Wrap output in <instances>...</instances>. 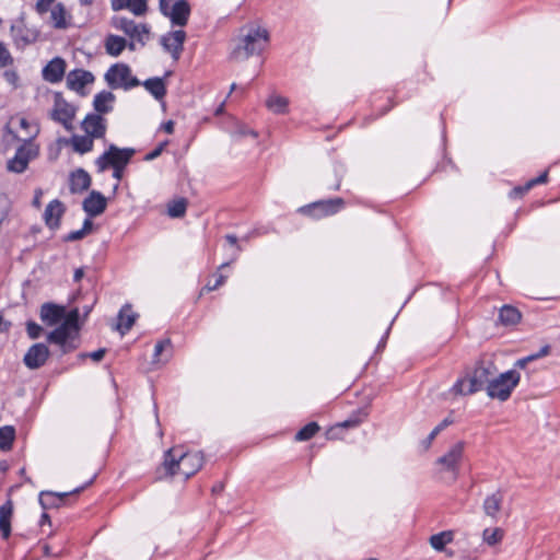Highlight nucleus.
Here are the masks:
<instances>
[{
  "label": "nucleus",
  "instance_id": "1",
  "mask_svg": "<svg viewBox=\"0 0 560 560\" xmlns=\"http://www.w3.org/2000/svg\"><path fill=\"white\" fill-rule=\"evenodd\" d=\"M203 464V456L199 452L184 453L173 447L165 453L162 467L159 469V477L182 475L185 479L195 475Z\"/></svg>",
  "mask_w": 560,
  "mask_h": 560
},
{
  "label": "nucleus",
  "instance_id": "2",
  "mask_svg": "<svg viewBox=\"0 0 560 560\" xmlns=\"http://www.w3.org/2000/svg\"><path fill=\"white\" fill-rule=\"evenodd\" d=\"M495 368L491 362H480L465 377L457 380L452 392L458 395H471L489 385L494 375Z\"/></svg>",
  "mask_w": 560,
  "mask_h": 560
},
{
  "label": "nucleus",
  "instance_id": "3",
  "mask_svg": "<svg viewBox=\"0 0 560 560\" xmlns=\"http://www.w3.org/2000/svg\"><path fill=\"white\" fill-rule=\"evenodd\" d=\"M269 42V33L266 28L248 27L242 35L238 44L233 49L231 56L234 60H246L250 56L260 54Z\"/></svg>",
  "mask_w": 560,
  "mask_h": 560
},
{
  "label": "nucleus",
  "instance_id": "4",
  "mask_svg": "<svg viewBox=\"0 0 560 560\" xmlns=\"http://www.w3.org/2000/svg\"><path fill=\"white\" fill-rule=\"evenodd\" d=\"M78 320L79 311L74 308L69 312L63 323L47 336V340L51 343L58 345L63 354L73 351L78 347Z\"/></svg>",
  "mask_w": 560,
  "mask_h": 560
},
{
  "label": "nucleus",
  "instance_id": "5",
  "mask_svg": "<svg viewBox=\"0 0 560 560\" xmlns=\"http://www.w3.org/2000/svg\"><path fill=\"white\" fill-rule=\"evenodd\" d=\"M521 375L515 370L501 373L498 377H493L487 386V394L491 398L505 401L511 396L513 389L520 383Z\"/></svg>",
  "mask_w": 560,
  "mask_h": 560
},
{
  "label": "nucleus",
  "instance_id": "6",
  "mask_svg": "<svg viewBox=\"0 0 560 560\" xmlns=\"http://www.w3.org/2000/svg\"><path fill=\"white\" fill-rule=\"evenodd\" d=\"M136 153L135 149H119L110 144L108 149L95 161L98 172H104L109 166L126 167Z\"/></svg>",
  "mask_w": 560,
  "mask_h": 560
},
{
  "label": "nucleus",
  "instance_id": "7",
  "mask_svg": "<svg viewBox=\"0 0 560 560\" xmlns=\"http://www.w3.org/2000/svg\"><path fill=\"white\" fill-rule=\"evenodd\" d=\"M105 81L112 89L122 88L129 90L140 84V81L131 75L129 66L125 63L112 66L105 73Z\"/></svg>",
  "mask_w": 560,
  "mask_h": 560
},
{
  "label": "nucleus",
  "instance_id": "8",
  "mask_svg": "<svg viewBox=\"0 0 560 560\" xmlns=\"http://www.w3.org/2000/svg\"><path fill=\"white\" fill-rule=\"evenodd\" d=\"M110 24L114 28L124 32L132 40L140 43L142 46L149 40L150 27L147 24L136 23L125 16H114Z\"/></svg>",
  "mask_w": 560,
  "mask_h": 560
},
{
  "label": "nucleus",
  "instance_id": "9",
  "mask_svg": "<svg viewBox=\"0 0 560 560\" xmlns=\"http://www.w3.org/2000/svg\"><path fill=\"white\" fill-rule=\"evenodd\" d=\"M38 153L39 147L33 140H24L16 149L15 155L8 161V170L18 174L23 173Z\"/></svg>",
  "mask_w": 560,
  "mask_h": 560
},
{
  "label": "nucleus",
  "instance_id": "10",
  "mask_svg": "<svg viewBox=\"0 0 560 560\" xmlns=\"http://www.w3.org/2000/svg\"><path fill=\"white\" fill-rule=\"evenodd\" d=\"M343 206L341 198H334L313 202L312 205L300 208V212L315 219L332 215Z\"/></svg>",
  "mask_w": 560,
  "mask_h": 560
},
{
  "label": "nucleus",
  "instance_id": "11",
  "mask_svg": "<svg viewBox=\"0 0 560 560\" xmlns=\"http://www.w3.org/2000/svg\"><path fill=\"white\" fill-rule=\"evenodd\" d=\"M464 444L462 442L456 443L451 450L443 456H441L436 464L442 466L444 471L452 474V480H456L458 476V465L463 458Z\"/></svg>",
  "mask_w": 560,
  "mask_h": 560
},
{
  "label": "nucleus",
  "instance_id": "12",
  "mask_svg": "<svg viewBox=\"0 0 560 560\" xmlns=\"http://www.w3.org/2000/svg\"><path fill=\"white\" fill-rule=\"evenodd\" d=\"M74 113V108L62 98L61 94L56 93L54 108L50 113L51 119L61 124L66 129H70Z\"/></svg>",
  "mask_w": 560,
  "mask_h": 560
},
{
  "label": "nucleus",
  "instance_id": "13",
  "mask_svg": "<svg viewBox=\"0 0 560 560\" xmlns=\"http://www.w3.org/2000/svg\"><path fill=\"white\" fill-rule=\"evenodd\" d=\"M48 357V347L44 343H35L25 353L23 362L28 369L36 370L46 363Z\"/></svg>",
  "mask_w": 560,
  "mask_h": 560
},
{
  "label": "nucleus",
  "instance_id": "14",
  "mask_svg": "<svg viewBox=\"0 0 560 560\" xmlns=\"http://www.w3.org/2000/svg\"><path fill=\"white\" fill-rule=\"evenodd\" d=\"M186 33L182 30L170 32L161 38L163 48L170 52L174 60H178L184 48Z\"/></svg>",
  "mask_w": 560,
  "mask_h": 560
},
{
  "label": "nucleus",
  "instance_id": "15",
  "mask_svg": "<svg viewBox=\"0 0 560 560\" xmlns=\"http://www.w3.org/2000/svg\"><path fill=\"white\" fill-rule=\"evenodd\" d=\"M67 63L61 57L51 59L42 70V77L46 82H60L66 72Z\"/></svg>",
  "mask_w": 560,
  "mask_h": 560
},
{
  "label": "nucleus",
  "instance_id": "16",
  "mask_svg": "<svg viewBox=\"0 0 560 560\" xmlns=\"http://www.w3.org/2000/svg\"><path fill=\"white\" fill-rule=\"evenodd\" d=\"M162 14L170 18L174 25L185 26L190 15V5L186 0H178Z\"/></svg>",
  "mask_w": 560,
  "mask_h": 560
},
{
  "label": "nucleus",
  "instance_id": "17",
  "mask_svg": "<svg viewBox=\"0 0 560 560\" xmlns=\"http://www.w3.org/2000/svg\"><path fill=\"white\" fill-rule=\"evenodd\" d=\"M93 82L94 75L92 74V72L83 69L72 70L67 75V86L70 90L79 93H81L88 84H91Z\"/></svg>",
  "mask_w": 560,
  "mask_h": 560
},
{
  "label": "nucleus",
  "instance_id": "18",
  "mask_svg": "<svg viewBox=\"0 0 560 560\" xmlns=\"http://www.w3.org/2000/svg\"><path fill=\"white\" fill-rule=\"evenodd\" d=\"M82 128L92 138H103L106 131L105 119L98 114H89L82 121Z\"/></svg>",
  "mask_w": 560,
  "mask_h": 560
},
{
  "label": "nucleus",
  "instance_id": "19",
  "mask_svg": "<svg viewBox=\"0 0 560 560\" xmlns=\"http://www.w3.org/2000/svg\"><path fill=\"white\" fill-rule=\"evenodd\" d=\"M107 206L106 198L98 191L93 190L83 201V210L90 217H97L102 214Z\"/></svg>",
  "mask_w": 560,
  "mask_h": 560
},
{
  "label": "nucleus",
  "instance_id": "20",
  "mask_svg": "<svg viewBox=\"0 0 560 560\" xmlns=\"http://www.w3.org/2000/svg\"><path fill=\"white\" fill-rule=\"evenodd\" d=\"M65 213V206L58 199L50 201L44 211V221L46 225L56 230L60 225V219Z\"/></svg>",
  "mask_w": 560,
  "mask_h": 560
},
{
  "label": "nucleus",
  "instance_id": "21",
  "mask_svg": "<svg viewBox=\"0 0 560 560\" xmlns=\"http://www.w3.org/2000/svg\"><path fill=\"white\" fill-rule=\"evenodd\" d=\"M11 34L15 45L19 48H23L36 42L37 34L35 31L27 28L24 25H12Z\"/></svg>",
  "mask_w": 560,
  "mask_h": 560
},
{
  "label": "nucleus",
  "instance_id": "22",
  "mask_svg": "<svg viewBox=\"0 0 560 560\" xmlns=\"http://www.w3.org/2000/svg\"><path fill=\"white\" fill-rule=\"evenodd\" d=\"M114 11L129 10L137 16H142L148 11L147 0H110Z\"/></svg>",
  "mask_w": 560,
  "mask_h": 560
},
{
  "label": "nucleus",
  "instance_id": "23",
  "mask_svg": "<svg viewBox=\"0 0 560 560\" xmlns=\"http://www.w3.org/2000/svg\"><path fill=\"white\" fill-rule=\"evenodd\" d=\"M65 307L54 303H45L40 307V319L50 326L59 323L65 317Z\"/></svg>",
  "mask_w": 560,
  "mask_h": 560
},
{
  "label": "nucleus",
  "instance_id": "24",
  "mask_svg": "<svg viewBox=\"0 0 560 560\" xmlns=\"http://www.w3.org/2000/svg\"><path fill=\"white\" fill-rule=\"evenodd\" d=\"M137 317H138V314L132 311V308L129 304H126L119 311L118 323H117L116 329L121 335H125L127 331H129L131 329Z\"/></svg>",
  "mask_w": 560,
  "mask_h": 560
},
{
  "label": "nucleus",
  "instance_id": "25",
  "mask_svg": "<svg viewBox=\"0 0 560 560\" xmlns=\"http://www.w3.org/2000/svg\"><path fill=\"white\" fill-rule=\"evenodd\" d=\"M91 185V177L82 168L77 170L70 176V190L73 194L86 190Z\"/></svg>",
  "mask_w": 560,
  "mask_h": 560
},
{
  "label": "nucleus",
  "instance_id": "26",
  "mask_svg": "<svg viewBox=\"0 0 560 560\" xmlns=\"http://www.w3.org/2000/svg\"><path fill=\"white\" fill-rule=\"evenodd\" d=\"M13 514V503L8 500L0 506V533L4 539L11 534V518Z\"/></svg>",
  "mask_w": 560,
  "mask_h": 560
},
{
  "label": "nucleus",
  "instance_id": "27",
  "mask_svg": "<svg viewBox=\"0 0 560 560\" xmlns=\"http://www.w3.org/2000/svg\"><path fill=\"white\" fill-rule=\"evenodd\" d=\"M71 492H51V491H43L39 494V503L44 510H48L51 508H59L63 500L70 494Z\"/></svg>",
  "mask_w": 560,
  "mask_h": 560
},
{
  "label": "nucleus",
  "instance_id": "28",
  "mask_svg": "<svg viewBox=\"0 0 560 560\" xmlns=\"http://www.w3.org/2000/svg\"><path fill=\"white\" fill-rule=\"evenodd\" d=\"M115 95L109 91H102L94 96L93 106L98 114H107L113 109Z\"/></svg>",
  "mask_w": 560,
  "mask_h": 560
},
{
  "label": "nucleus",
  "instance_id": "29",
  "mask_svg": "<svg viewBox=\"0 0 560 560\" xmlns=\"http://www.w3.org/2000/svg\"><path fill=\"white\" fill-rule=\"evenodd\" d=\"M503 501V494L501 491H497L490 495H488L483 501V511L486 515L490 516L491 518H495L498 513L501 510Z\"/></svg>",
  "mask_w": 560,
  "mask_h": 560
},
{
  "label": "nucleus",
  "instance_id": "30",
  "mask_svg": "<svg viewBox=\"0 0 560 560\" xmlns=\"http://www.w3.org/2000/svg\"><path fill=\"white\" fill-rule=\"evenodd\" d=\"M127 47V42L124 37L117 35H108L105 39L106 52L113 57H118Z\"/></svg>",
  "mask_w": 560,
  "mask_h": 560
},
{
  "label": "nucleus",
  "instance_id": "31",
  "mask_svg": "<svg viewBox=\"0 0 560 560\" xmlns=\"http://www.w3.org/2000/svg\"><path fill=\"white\" fill-rule=\"evenodd\" d=\"M454 536L455 534L453 530L440 532L438 534L432 535L429 539V542L434 550L444 551L445 546L454 540Z\"/></svg>",
  "mask_w": 560,
  "mask_h": 560
},
{
  "label": "nucleus",
  "instance_id": "32",
  "mask_svg": "<svg viewBox=\"0 0 560 560\" xmlns=\"http://www.w3.org/2000/svg\"><path fill=\"white\" fill-rule=\"evenodd\" d=\"M289 100L278 94L270 95L266 101V107L273 114L288 112Z\"/></svg>",
  "mask_w": 560,
  "mask_h": 560
},
{
  "label": "nucleus",
  "instance_id": "33",
  "mask_svg": "<svg viewBox=\"0 0 560 560\" xmlns=\"http://www.w3.org/2000/svg\"><path fill=\"white\" fill-rule=\"evenodd\" d=\"M143 86L149 91L156 100H161L166 94V88L163 79L151 78L143 82Z\"/></svg>",
  "mask_w": 560,
  "mask_h": 560
},
{
  "label": "nucleus",
  "instance_id": "34",
  "mask_svg": "<svg viewBox=\"0 0 560 560\" xmlns=\"http://www.w3.org/2000/svg\"><path fill=\"white\" fill-rule=\"evenodd\" d=\"M499 319L503 325H515L521 319V313L513 306L504 305L500 310Z\"/></svg>",
  "mask_w": 560,
  "mask_h": 560
},
{
  "label": "nucleus",
  "instance_id": "35",
  "mask_svg": "<svg viewBox=\"0 0 560 560\" xmlns=\"http://www.w3.org/2000/svg\"><path fill=\"white\" fill-rule=\"evenodd\" d=\"M72 148L75 152L80 154H84L90 152L93 149V138L90 136H73L72 140Z\"/></svg>",
  "mask_w": 560,
  "mask_h": 560
},
{
  "label": "nucleus",
  "instance_id": "36",
  "mask_svg": "<svg viewBox=\"0 0 560 560\" xmlns=\"http://www.w3.org/2000/svg\"><path fill=\"white\" fill-rule=\"evenodd\" d=\"M50 18L56 28H65L67 26L66 10L61 3L51 9Z\"/></svg>",
  "mask_w": 560,
  "mask_h": 560
},
{
  "label": "nucleus",
  "instance_id": "37",
  "mask_svg": "<svg viewBox=\"0 0 560 560\" xmlns=\"http://www.w3.org/2000/svg\"><path fill=\"white\" fill-rule=\"evenodd\" d=\"M187 208V201L184 198L172 201L167 207V213L171 218H182Z\"/></svg>",
  "mask_w": 560,
  "mask_h": 560
},
{
  "label": "nucleus",
  "instance_id": "38",
  "mask_svg": "<svg viewBox=\"0 0 560 560\" xmlns=\"http://www.w3.org/2000/svg\"><path fill=\"white\" fill-rule=\"evenodd\" d=\"M503 538V530L499 527L486 528L482 533V539L489 546L499 544Z\"/></svg>",
  "mask_w": 560,
  "mask_h": 560
},
{
  "label": "nucleus",
  "instance_id": "39",
  "mask_svg": "<svg viewBox=\"0 0 560 560\" xmlns=\"http://www.w3.org/2000/svg\"><path fill=\"white\" fill-rule=\"evenodd\" d=\"M15 432L12 427L0 428V447L2 450H10L14 441Z\"/></svg>",
  "mask_w": 560,
  "mask_h": 560
},
{
  "label": "nucleus",
  "instance_id": "40",
  "mask_svg": "<svg viewBox=\"0 0 560 560\" xmlns=\"http://www.w3.org/2000/svg\"><path fill=\"white\" fill-rule=\"evenodd\" d=\"M318 431L319 425L316 422H310L296 433L295 440L307 441L312 439Z\"/></svg>",
  "mask_w": 560,
  "mask_h": 560
},
{
  "label": "nucleus",
  "instance_id": "41",
  "mask_svg": "<svg viewBox=\"0 0 560 560\" xmlns=\"http://www.w3.org/2000/svg\"><path fill=\"white\" fill-rule=\"evenodd\" d=\"M21 129L25 130L24 140H33L39 132V129L36 125L31 124L26 118H20L19 120Z\"/></svg>",
  "mask_w": 560,
  "mask_h": 560
},
{
  "label": "nucleus",
  "instance_id": "42",
  "mask_svg": "<svg viewBox=\"0 0 560 560\" xmlns=\"http://www.w3.org/2000/svg\"><path fill=\"white\" fill-rule=\"evenodd\" d=\"M14 58L8 49L7 45L0 42V69L11 67Z\"/></svg>",
  "mask_w": 560,
  "mask_h": 560
},
{
  "label": "nucleus",
  "instance_id": "43",
  "mask_svg": "<svg viewBox=\"0 0 560 560\" xmlns=\"http://www.w3.org/2000/svg\"><path fill=\"white\" fill-rule=\"evenodd\" d=\"M546 182H547V173H544L540 176H538L537 178L529 180L525 186L515 188L514 191L518 192V194H525L535 185L544 184Z\"/></svg>",
  "mask_w": 560,
  "mask_h": 560
},
{
  "label": "nucleus",
  "instance_id": "44",
  "mask_svg": "<svg viewBox=\"0 0 560 560\" xmlns=\"http://www.w3.org/2000/svg\"><path fill=\"white\" fill-rule=\"evenodd\" d=\"M26 331L31 339H37L40 336L43 328L35 322H27Z\"/></svg>",
  "mask_w": 560,
  "mask_h": 560
},
{
  "label": "nucleus",
  "instance_id": "45",
  "mask_svg": "<svg viewBox=\"0 0 560 560\" xmlns=\"http://www.w3.org/2000/svg\"><path fill=\"white\" fill-rule=\"evenodd\" d=\"M3 78L4 80L12 86L16 88L18 86V83H19V74L15 70L13 69H8L3 72Z\"/></svg>",
  "mask_w": 560,
  "mask_h": 560
},
{
  "label": "nucleus",
  "instance_id": "46",
  "mask_svg": "<svg viewBox=\"0 0 560 560\" xmlns=\"http://www.w3.org/2000/svg\"><path fill=\"white\" fill-rule=\"evenodd\" d=\"M171 347V340L170 339H165V340H162V341H159L155 347H154V359L155 361L160 362V355L162 354V352L166 349V348H170Z\"/></svg>",
  "mask_w": 560,
  "mask_h": 560
},
{
  "label": "nucleus",
  "instance_id": "47",
  "mask_svg": "<svg viewBox=\"0 0 560 560\" xmlns=\"http://www.w3.org/2000/svg\"><path fill=\"white\" fill-rule=\"evenodd\" d=\"M226 280V276L224 275H219L217 280L214 281L213 284H211L210 282H208L205 288L202 289L203 291H207V292H211V291H214L217 290L218 288H220Z\"/></svg>",
  "mask_w": 560,
  "mask_h": 560
},
{
  "label": "nucleus",
  "instance_id": "48",
  "mask_svg": "<svg viewBox=\"0 0 560 560\" xmlns=\"http://www.w3.org/2000/svg\"><path fill=\"white\" fill-rule=\"evenodd\" d=\"M234 136H236V137L252 136L253 138H257V132L253 129H249L246 126H240L234 131Z\"/></svg>",
  "mask_w": 560,
  "mask_h": 560
},
{
  "label": "nucleus",
  "instance_id": "49",
  "mask_svg": "<svg viewBox=\"0 0 560 560\" xmlns=\"http://www.w3.org/2000/svg\"><path fill=\"white\" fill-rule=\"evenodd\" d=\"M167 142H163V143H160L158 148H155L153 151H151L150 153H148L144 158L145 161H153L155 160L158 156L161 155V153L163 152L164 148L166 147Z\"/></svg>",
  "mask_w": 560,
  "mask_h": 560
},
{
  "label": "nucleus",
  "instance_id": "50",
  "mask_svg": "<svg viewBox=\"0 0 560 560\" xmlns=\"http://www.w3.org/2000/svg\"><path fill=\"white\" fill-rule=\"evenodd\" d=\"M55 0H38L36 3V9L39 13H45L49 10Z\"/></svg>",
  "mask_w": 560,
  "mask_h": 560
},
{
  "label": "nucleus",
  "instance_id": "51",
  "mask_svg": "<svg viewBox=\"0 0 560 560\" xmlns=\"http://www.w3.org/2000/svg\"><path fill=\"white\" fill-rule=\"evenodd\" d=\"M85 235V233L82 231V230H77V231H72L70 232L67 236H66V241L67 242H74V241H79V240H82Z\"/></svg>",
  "mask_w": 560,
  "mask_h": 560
},
{
  "label": "nucleus",
  "instance_id": "52",
  "mask_svg": "<svg viewBox=\"0 0 560 560\" xmlns=\"http://www.w3.org/2000/svg\"><path fill=\"white\" fill-rule=\"evenodd\" d=\"M106 350L105 349H98L94 352L89 353L88 355L95 362L101 361L105 355Z\"/></svg>",
  "mask_w": 560,
  "mask_h": 560
},
{
  "label": "nucleus",
  "instance_id": "53",
  "mask_svg": "<svg viewBox=\"0 0 560 560\" xmlns=\"http://www.w3.org/2000/svg\"><path fill=\"white\" fill-rule=\"evenodd\" d=\"M533 360H535V357L533 354H530L526 358L517 360L515 363V366L524 369L526 366V364Z\"/></svg>",
  "mask_w": 560,
  "mask_h": 560
},
{
  "label": "nucleus",
  "instance_id": "54",
  "mask_svg": "<svg viewBox=\"0 0 560 560\" xmlns=\"http://www.w3.org/2000/svg\"><path fill=\"white\" fill-rule=\"evenodd\" d=\"M11 323L5 320L2 315H0V334L8 332L10 330Z\"/></svg>",
  "mask_w": 560,
  "mask_h": 560
},
{
  "label": "nucleus",
  "instance_id": "55",
  "mask_svg": "<svg viewBox=\"0 0 560 560\" xmlns=\"http://www.w3.org/2000/svg\"><path fill=\"white\" fill-rule=\"evenodd\" d=\"M114 168V172H113V177L117 180V182H120L121 178H122V174H124V170L125 167H119V166H112Z\"/></svg>",
  "mask_w": 560,
  "mask_h": 560
},
{
  "label": "nucleus",
  "instance_id": "56",
  "mask_svg": "<svg viewBox=\"0 0 560 560\" xmlns=\"http://www.w3.org/2000/svg\"><path fill=\"white\" fill-rule=\"evenodd\" d=\"M174 126L175 124L173 120H167L162 125V128L166 133L172 135L174 132Z\"/></svg>",
  "mask_w": 560,
  "mask_h": 560
},
{
  "label": "nucleus",
  "instance_id": "57",
  "mask_svg": "<svg viewBox=\"0 0 560 560\" xmlns=\"http://www.w3.org/2000/svg\"><path fill=\"white\" fill-rule=\"evenodd\" d=\"M92 228L93 222L90 219H85L81 230L85 233V235H88L92 231Z\"/></svg>",
  "mask_w": 560,
  "mask_h": 560
},
{
  "label": "nucleus",
  "instance_id": "58",
  "mask_svg": "<svg viewBox=\"0 0 560 560\" xmlns=\"http://www.w3.org/2000/svg\"><path fill=\"white\" fill-rule=\"evenodd\" d=\"M172 1H173V0H159V5H160V11H161V13H166L167 8H168V7H172V5H171V2H172Z\"/></svg>",
  "mask_w": 560,
  "mask_h": 560
},
{
  "label": "nucleus",
  "instance_id": "59",
  "mask_svg": "<svg viewBox=\"0 0 560 560\" xmlns=\"http://www.w3.org/2000/svg\"><path fill=\"white\" fill-rule=\"evenodd\" d=\"M549 352H550V347L549 346H545L537 353H535L533 355L535 357V360H536V359H539V358H542V357L547 355Z\"/></svg>",
  "mask_w": 560,
  "mask_h": 560
},
{
  "label": "nucleus",
  "instance_id": "60",
  "mask_svg": "<svg viewBox=\"0 0 560 560\" xmlns=\"http://www.w3.org/2000/svg\"><path fill=\"white\" fill-rule=\"evenodd\" d=\"M453 422L452 419L445 418L440 424L435 427L440 432L444 430L446 427H448Z\"/></svg>",
  "mask_w": 560,
  "mask_h": 560
},
{
  "label": "nucleus",
  "instance_id": "61",
  "mask_svg": "<svg viewBox=\"0 0 560 560\" xmlns=\"http://www.w3.org/2000/svg\"><path fill=\"white\" fill-rule=\"evenodd\" d=\"M440 433V431L438 429H433L432 432L429 434V436L427 438V446H430V444L432 443V441L435 439V436Z\"/></svg>",
  "mask_w": 560,
  "mask_h": 560
},
{
  "label": "nucleus",
  "instance_id": "62",
  "mask_svg": "<svg viewBox=\"0 0 560 560\" xmlns=\"http://www.w3.org/2000/svg\"><path fill=\"white\" fill-rule=\"evenodd\" d=\"M359 424V420H352V419H349V420H346L341 423V427L343 428H351V427H355Z\"/></svg>",
  "mask_w": 560,
  "mask_h": 560
},
{
  "label": "nucleus",
  "instance_id": "63",
  "mask_svg": "<svg viewBox=\"0 0 560 560\" xmlns=\"http://www.w3.org/2000/svg\"><path fill=\"white\" fill-rule=\"evenodd\" d=\"M84 276V270L82 268H79L74 271L73 279L75 282H79Z\"/></svg>",
  "mask_w": 560,
  "mask_h": 560
},
{
  "label": "nucleus",
  "instance_id": "64",
  "mask_svg": "<svg viewBox=\"0 0 560 560\" xmlns=\"http://www.w3.org/2000/svg\"><path fill=\"white\" fill-rule=\"evenodd\" d=\"M225 240L229 242V244L231 245H235L237 243V237L233 234H228L225 236Z\"/></svg>",
  "mask_w": 560,
  "mask_h": 560
}]
</instances>
